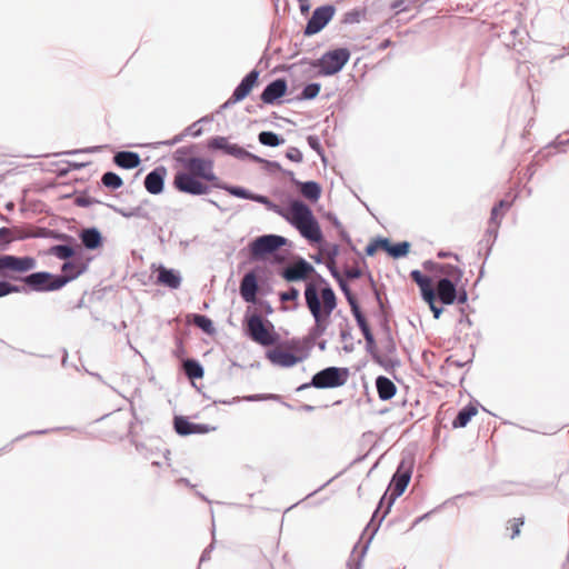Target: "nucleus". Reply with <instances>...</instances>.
I'll use <instances>...</instances> for the list:
<instances>
[{
  "instance_id": "obj_1",
  "label": "nucleus",
  "mask_w": 569,
  "mask_h": 569,
  "mask_svg": "<svg viewBox=\"0 0 569 569\" xmlns=\"http://www.w3.org/2000/svg\"><path fill=\"white\" fill-rule=\"evenodd\" d=\"M305 300L315 320L312 333L315 337H321L327 331L331 313L337 308V296L329 283L320 278L318 282L310 281L306 284Z\"/></svg>"
},
{
  "instance_id": "obj_2",
  "label": "nucleus",
  "mask_w": 569,
  "mask_h": 569,
  "mask_svg": "<svg viewBox=\"0 0 569 569\" xmlns=\"http://www.w3.org/2000/svg\"><path fill=\"white\" fill-rule=\"evenodd\" d=\"M283 217L311 243H320L323 236L311 209L301 201H292Z\"/></svg>"
},
{
  "instance_id": "obj_3",
  "label": "nucleus",
  "mask_w": 569,
  "mask_h": 569,
  "mask_svg": "<svg viewBox=\"0 0 569 569\" xmlns=\"http://www.w3.org/2000/svg\"><path fill=\"white\" fill-rule=\"evenodd\" d=\"M247 332L250 338L261 346H272L278 341V335L270 322H264L260 315L253 313L247 318Z\"/></svg>"
},
{
  "instance_id": "obj_4",
  "label": "nucleus",
  "mask_w": 569,
  "mask_h": 569,
  "mask_svg": "<svg viewBox=\"0 0 569 569\" xmlns=\"http://www.w3.org/2000/svg\"><path fill=\"white\" fill-rule=\"evenodd\" d=\"M350 51L347 48H338L326 52L320 59L312 63L319 68V74L332 76L338 73L349 61Z\"/></svg>"
},
{
  "instance_id": "obj_5",
  "label": "nucleus",
  "mask_w": 569,
  "mask_h": 569,
  "mask_svg": "<svg viewBox=\"0 0 569 569\" xmlns=\"http://www.w3.org/2000/svg\"><path fill=\"white\" fill-rule=\"evenodd\" d=\"M37 266V261L32 257H16V256H1L0 257V276L2 278L17 279L14 273H26Z\"/></svg>"
},
{
  "instance_id": "obj_6",
  "label": "nucleus",
  "mask_w": 569,
  "mask_h": 569,
  "mask_svg": "<svg viewBox=\"0 0 569 569\" xmlns=\"http://www.w3.org/2000/svg\"><path fill=\"white\" fill-rule=\"evenodd\" d=\"M348 379V369L329 367L312 377L311 385L319 389L343 386Z\"/></svg>"
},
{
  "instance_id": "obj_7",
  "label": "nucleus",
  "mask_w": 569,
  "mask_h": 569,
  "mask_svg": "<svg viewBox=\"0 0 569 569\" xmlns=\"http://www.w3.org/2000/svg\"><path fill=\"white\" fill-rule=\"evenodd\" d=\"M287 239L277 234H266L256 238L250 243V254L252 259H261L269 253L276 252L279 248L284 246Z\"/></svg>"
},
{
  "instance_id": "obj_8",
  "label": "nucleus",
  "mask_w": 569,
  "mask_h": 569,
  "mask_svg": "<svg viewBox=\"0 0 569 569\" xmlns=\"http://www.w3.org/2000/svg\"><path fill=\"white\" fill-rule=\"evenodd\" d=\"M128 430V421L120 415L108 416L98 421V431L104 440L122 438Z\"/></svg>"
},
{
  "instance_id": "obj_9",
  "label": "nucleus",
  "mask_w": 569,
  "mask_h": 569,
  "mask_svg": "<svg viewBox=\"0 0 569 569\" xmlns=\"http://www.w3.org/2000/svg\"><path fill=\"white\" fill-rule=\"evenodd\" d=\"M410 277L418 284L422 299L429 305L433 317L439 319L443 310L436 305V292L431 278L422 274L419 270L411 271Z\"/></svg>"
},
{
  "instance_id": "obj_10",
  "label": "nucleus",
  "mask_w": 569,
  "mask_h": 569,
  "mask_svg": "<svg viewBox=\"0 0 569 569\" xmlns=\"http://www.w3.org/2000/svg\"><path fill=\"white\" fill-rule=\"evenodd\" d=\"M335 12V7L330 4L317 8L306 26L305 34L312 36L320 32L333 18Z\"/></svg>"
},
{
  "instance_id": "obj_11",
  "label": "nucleus",
  "mask_w": 569,
  "mask_h": 569,
  "mask_svg": "<svg viewBox=\"0 0 569 569\" xmlns=\"http://www.w3.org/2000/svg\"><path fill=\"white\" fill-rule=\"evenodd\" d=\"M56 280L57 276L44 271L31 273L23 278L24 283L36 291H54L61 289L62 287H56Z\"/></svg>"
},
{
  "instance_id": "obj_12",
  "label": "nucleus",
  "mask_w": 569,
  "mask_h": 569,
  "mask_svg": "<svg viewBox=\"0 0 569 569\" xmlns=\"http://www.w3.org/2000/svg\"><path fill=\"white\" fill-rule=\"evenodd\" d=\"M315 272V268L303 259H299L295 263L286 267L281 271V277L288 281H299L306 280L310 277V274Z\"/></svg>"
},
{
  "instance_id": "obj_13",
  "label": "nucleus",
  "mask_w": 569,
  "mask_h": 569,
  "mask_svg": "<svg viewBox=\"0 0 569 569\" xmlns=\"http://www.w3.org/2000/svg\"><path fill=\"white\" fill-rule=\"evenodd\" d=\"M86 270V264L82 259H73L62 264L61 271L63 274L57 276L56 287H63L69 281L79 277Z\"/></svg>"
},
{
  "instance_id": "obj_14",
  "label": "nucleus",
  "mask_w": 569,
  "mask_h": 569,
  "mask_svg": "<svg viewBox=\"0 0 569 569\" xmlns=\"http://www.w3.org/2000/svg\"><path fill=\"white\" fill-rule=\"evenodd\" d=\"M410 478H411V470L409 467L406 468L405 462L402 461L400 463V466L398 467L397 472L393 475V478H392L390 487H389L390 497L392 499L400 497L405 492V490L410 481Z\"/></svg>"
},
{
  "instance_id": "obj_15",
  "label": "nucleus",
  "mask_w": 569,
  "mask_h": 569,
  "mask_svg": "<svg viewBox=\"0 0 569 569\" xmlns=\"http://www.w3.org/2000/svg\"><path fill=\"white\" fill-rule=\"evenodd\" d=\"M266 357L271 363L284 368L292 367L300 361L299 357L295 356L282 346L268 350Z\"/></svg>"
},
{
  "instance_id": "obj_16",
  "label": "nucleus",
  "mask_w": 569,
  "mask_h": 569,
  "mask_svg": "<svg viewBox=\"0 0 569 569\" xmlns=\"http://www.w3.org/2000/svg\"><path fill=\"white\" fill-rule=\"evenodd\" d=\"M259 72L257 70L250 71L234 89L229 103H236L247 98L252 89L258 84Z\"/></svg>"
},
{
  "instance_id": "obj_17",
  "label": "nucleus",
  "mask_w": 569,
  "mask_h": 569,
  "mask_svg": "<svg viewBox=\"0 0 569 569\" xmlns=\"http://www.w3.org/2000/svg\"><path fill=\"white\" fill-rule=\"evenodd\" d=\"M189 173L203 179L206 181H213L216 176L212 170V162L201 158L190 159L187 166Z\"/></svg>"
},
{
  "instance_id": "obj_18",
  "label": "nucleus",
  "mask_w": 569,
  "mask_h": 569,
  "mask_svg": "<svg viewBox=\"0 0 569 569\" xmlns=\"http://www.w3.org/2000/svg\"><path fill=\"white\" fill-rule=\"evenodd\" d=\"M460 282L451 281V279H440L435 288L436 299L438 298L443 305H452L457 298V287Z\"/></svg>"
},
{
  "instance_id": "obj_19",
  "label": "nucleus",
  "mask_w": 569,
  "mask_h": 569,
  "mask_svg": "<svg viewBox=\"0 0 569 569\" xmlns=\"http://www.w3.org/2000/svg\"><path fill=\"white\" fill-rule=\"evenodd\" d=\"M190 173H180V191L192 193V194H204L209 188L207 184L201 182Z\"/></svg>"
},
{
  "instance_id": "obj_20",
  "label": "nucleus",
  "mask_w": 569,
  "mask_h": 569,
  "mask_svg": "<svg viewBox=\"0 0 569 569\" xmlns=\"http://www.w3.org/2000/svg\"><path fill=\"white\" fill-rule=\"evenodd\" d=\"M287 92V82L283 79H277L266 87L260 98L262 102L272 104L276 100L283 97Z\"/></svg>"
},
{
  "instance_id": "obj_21",
  "label": "nucleus",
  "mask_w": 569,
  "mask_h": 569,
  "mask_svg": "<svg viewBox=\"0 0 569 569\" xmlns=\"http://www.w3.org/2000/svg\"><path fill=\"white\" fill-rule=\"evenodd\" d=\"M258 281L254 272H248L241 280L240 295L244 301L254 303L257 300Z\"/></svg>"
},
{
  "instance_id": "obj_22",
  "label": "nucleus",
  "mask_w": 569,
  "mask_h": 569,
  "mask_svg": "<svg viewBox=\"0 0 569 569\" xmlns=\"http://www.w3.org/2000/svg\"><path fill=\"white\" fill-rule=\"evenodd\" d=\"M348 301L351 306L352 315L355 316L357 323H358L359 328L361 329L366 341L368 343H372L373 342L372 332H371L369 325H368L365 316L362 315L357 301L350 296L348 297Z\"/></svg>"
},
{
  "instance_id": "obj_23",
  "label": "nucleus",
  "mask_w": 569,
  "mask_h": 569,
  "mask_svg": "<svg viewBox=\"0 0 569 569\" xmlns=\"http://www.w3.org/2000/svg\"><path fill=\"white\" fill-rule=\"evenodd\" d=\"M114 163L123 169L137 168L141 160L138 153L131 151H120L113 157Z\"/></svg>"
},
{
  "instance_id": "obj_24",
  "label": "nucleus",
  "mask_w": 569,
  "mask_h": 569,
  "mask_svg": "<svg viewBox=\"0 0 569 569\" xmlns=\"http://www.w3.org/2000/svg\"><path fill=\"white\" fill-rule=\"evenodd\" d=\"M378 243L380 244V249L387 251L393 258L407 256L410 248V243L407 241L392 244L388 239H379Z\"/></svg>"
},
{
  "instance_id": "obj_25",
  "label": "nucleus",
  "mask_w": 569,
  "mask_h": 569,
  "mask_svg": "<svg viewBox=\"0 0 569 569\" xmlns=\"http://www.w3.org/2000/svg\"><path fill=\"white\" fill-rule=\"evenodd\" d=\"M478 412V406L469 403L458 412L456 419L452 421V427L455 429L465 428Z\"/></svg>"
},
{
  "instance_id": "obj_26",
  "label": "nucleus",
  "mask_w": 569,
  "mask_h": 569,
  "mask_svg": "<svg viewBox=\"0 0 569 569\" xmlns=\"http://www.w3.org/2000/svg\"><path fill=\"white\" fill-rule=\"evenodd\" d=\"M144 187L152 194L160 193L163 188V173L159 169L148 173L144 179Z\"/></svg>"
},
{
  "instance_id": "obj_27",
  "label": "nucleus",
  "mask_w": 569,
  "mask_h": 569,
  "mask_svg": "<svg viewBox=\"0 0 569 569\" xmlns=\"http://www.w3.org/2000/svg\"><path fill=\"white\" fill-rule=\"evenodd\" d=\"M376 387L381 400H389L396 395L395 383L387 377L380 376L376 380Z\"/></svg>"
},
{
  "instance_id": "obj_28",
  "label": "nucleus",
  "mask_w": 569,
  "mask_h": 569,
  "mask_svg": "<svg viewBox=\"0 0 569 569\" xmlns=\"http://www.w3.org/2000/svg\"><path fill=\"white\" fill-rule=\"evenodd\" d=\"M80 239L87 249H97L102 244V238L100 232L94 229H84L80 233Z\"/></svg>"
},
{
  "instance_id": "obj_29",
  "label": "nucleus",
  "mask_w": 569,
  "mask_h": 569,
  "mask_svg": "<svg viewBox=\"0 0 569 569\" xmlns=\"http://www.w3.org/2000/svg\"><path fill=\"white\" fill-rule=\"evenodd\" d=\"M437 272L442 276L441 279H451V281L461 282L462 270L449 263L437 264Z\"/></svg>"
},
{
  "instance_id": "obj_30",
  "label": "nucleus",
  "mask_w": 569,
  "mask_h": 569,
  "mask_svg": "<svg viewBox=\"0 0 569 569\" xmlns=\"http://www.w3.org/2000/svg\"><path fill=\"white\" fill-rule=\"evenodd\" d=\"M300 186V192L301 194L310 200V201H317L320 198L321 194V188L320 186L315 181H308V182H301Z\"/></svg>"
},
{
  "instance_id": "obj_31",
  "label": "nucleus",
  "mask_w": 569,
  "mask_h": 569,
  "mask_svg": "<svg viewBox=\"0 0 569 569\" xmlns=\"http://www.w3.org/2000/svg\"><path fill=\"white\" fill-rule=\"evenodd\" d=\"M187 321L192 322L208 335H212L214 332L212 321L203 315H188Z\"/></svg>"
},
{
  "instance_id": "obj_32",
  "label": "nucleus",
  "mask_w": 569,
  "mask_h": 569,
  "mask_svg": "<svg viewBox=\"0 0 569 569\" xmlns=\"http://www.w3.org/2000/svg\"><path fill=\"white\" fill-rule=\"evenodd\" d=\"M183 370L191 381L203 377V368L196 360H186L183 362Z\"/></svg>"
},
{
  "instance_id": "obj_33",
  "label": "nucleus",
  "mask_w": 569,
  "mask_h": 569,
  "mask_svg": "<svg viewBox=\"0 0 569 569\" xmlns=\"http://www.w3.org/2000/svg\"><path fill=\"white\" fill-rule=\"evenodd\" d=\"M157 282L170 288H177L178 277L172 271L161 267L158 269Z\"/></svg>"
},
{
  "instance_id": "obj_34",
  "label": "nucleus",
  "mask_w": 569,
  "mask_h": 569,
  "mask_svg": "<svg viewBox=\"0 0 569 569\" xmlns=\"http://www.w3.org/2000/svg\"><path fill=\"white\" fill-rule=\"evenodd\" d=\"M209 431L210 428H208L207 426L191 423L180 417V436L191 433H207Z\"/></svg>"
},
{
  "instance_id": "obj_35",
  "label": "nucleus",
  "mask_w": 569,
  "mask_h": 569,
  "mask_svg": "<svg viewBox=\"0 0 569 569\" xmlns=\"http://www.w3.org/2000/svg\"><path fill=\"white\" fill-rule=\"evenodd\" d=\"M258 139L261 144L268 147H278L281 143H283V139H281L278 134L271 131L260 132Z\"/></svg>"
},
{
  "instance_id": "obj_36",
  "label": "nucleus",
  "mask_w": 569,
  "mask_h": 569,
  "mask_svg": "<svg viewBox=\"0 0 569 569\" xmlns=\"http://www.w3.org/2000/svg\"><path fill=\"white\" fill-rule=\"evenodd\" d=\"M49 252H50V254H52L59 259H62V260H67L71 257H73V254H74L73 248H71L69 246H62V244L51 247Z\"/></svg>"
},
{
  "instance_id": "obj_37",
  "label": "nucleus",
  "mask_w": 569,
  "mask_h": 569,
  "mask_svg": "<svg viewBox=\"0 0 569 569\" xmlns=\"http://www.w3.org/2000/svg\"><path fill=\"white\" fill-rule=\"evenodd\" d=\"M101 181L104 187L113 190L119 189L123 184L122 179L114 172H106L102 176Z\"/></svg>"
},
{
  "instance_id": "obj_38",
  "label": "nucleus",
  "mask_w": 569,
  "mask_h": 569,
  "mask_svg": "<svg viewBox=\"0 0 569 569\" xmlns=\"http://www.w3.org/2000/svg\"><path fill=\"white\" fill-rule=\"evenodd\" d=\"M338 252H339V248L337 244L330 246L327 250V258H328L327 266L331 270V272L335 277L338 276V273L336 271V257L338 256Z\"/></svg>"
},
{
  "instance_id": "obj_39",
  "label": "nucleus",
  "mask_w": 569,
  "mask_h": 569,
  "mask_svg": "<svg viewBox=\"0 0 569 569\" xmlns=\"http://www.w3.org/2000/svg\"><path fill=\"white\" fill-rule=\"evenodd\" d=\"M320 89L321 87L319 83H310L302 90L301 98L306 100L313 99L319 94Z\"/></svg>"
},
{
  "instance_id": "obj_40",
  "label": "nucleus",
  "mask_w": 569,
  "mask_h": 569,
  "mask_svg": "<svg viewBox=\"0 0 569 569\" xmlns=\"http://www.w3.org/2000/svg\"><path fill=\"white\" fill-rule=\"evenodd\" d=\"M525 521L523 518H513L509 521L510 529L512 530V533L510 536L511 539H515L520 533V528L523 526Z\"/></svg>"
},
{
  "instance_id": "obj_41",
  "label": "nucleus",
  "mask_w": 569,
  "mask_h": 569,
  "mask_svg": "<svg viewBox=\"0 0 569 569\" xmlns=\"http://www.w3.org/2000/svg\"><path fill=\"white\" fill-rule=\"evenodd\" d=\"M20 288L6 281H0V298L7 295L19 292Z\"/></svg>"
},
{
  "instance_id": "obj_42",
  "label": "nucleus",
  "mask_w": 569,
  "mask_h": 569,
  "mask_svg": "<svg viewBox=\"0 0 569 569\" xmlns=\"http://www.w3.org/2000/svg\"><path fill=\"white\" fill-rule=\"evenodd\" d=\"M363 17V12L360 10H352L345 14L343 22L346 23H356L361 20Z\"/></svg>"
},
{
  "instance_id": "obj_43",
  "label": "nucleus",
  "mask_w": 569,
  "mask_h": 569,
  "mask_svg": "<svg viewBox=\"0 0 569 569\" xmlns=\"http://www.w3.org/2000/svg\"><path fill=\"white\" fill-rule=\"evenodd\" d=\"M13 240V232L11 229L0 228V244H8Z\"/></svg>"
},
{
  "instance_id": "obj_44",
  "label": "nucleus",
  "mask_w": 569,
  "mask_h": 569,
  "mask_svg": "<svg viewBox=\"0 0 569 569\" xmlns=\"http://www.w3.org/2000/svg\"><path fill=\"white\" fill-rule=\"evenodd\" d=\"M286 157L293 161V162H301L302 161V153L301 151L298 149V148H289L287 153H286Z\"/></svg>"
},
{
  "instance_id": "obj_45",
  "label": "nucleus",
  "mask_w": 569,
  "mask_h": 569,
  "mask_svg": "<svg viewBox=\"0 0 569 569\" xmlns=\"http://www.w3.org/2000/svg\"><path fill=\"white\" fill-rule=\"evenodd\" d=\"M502 216L503 213L501 212L499 207L495 206L491 210L490 223L495 224L496 228H498L500 226Z\"/></svg>"
},
{
  "instance_id": "obj_46",
  "label": "nucleus",
  "mask_w": 569,
  "mask_h": 569,
  "mask_svg": "<svg viewBox=\"0 0 569 569\" xmlns=\"http://www.w3.org/2000/svg\"><path fill=\"white\" fill-rule=\"evenodd\" d=\"M299 297V291L296 288H290L288 291L280 295L282 301H295Z\"/></svg>"
},
{
  "instance_id": "obj_47",
  "label": "nucleus",
  "mask_w": 569,
  "mask_h": 569,
  "mask_svg": "<svg viewBox=\"0 0 569 569\" xmlns=\"http://www.w3.org/2000/svg\"><path fill=\"white\" fill-rule=\"evenodd\" d=\"M201 132H202V129H201V127H199V121L192 123L190 127H188L184 130V134L186 136H191V137H198V136L201 134Z\"/></svg>"
},
{
  "instance_id": "obj_48",
  "label": "nucleus",
  "mask_w": 569,
  "mask_h": 569,
  "mask_svg": "<svg viewBox=\"0 0 569 569\" xmlns=\"http://www.w3.org/2000/svg\"><path fill=\"white\" fill-rule=\"evenodd\" d=\"M229 191L231 194L239 197V198H243V199L252 198V196L247 190L239 188V187L230 188Z\"/></svg>"
},
{
  "instance_id": "obj_49",
  "label": "nucleus",
  "mask_w": 569,
  "mask_h": 569,
  "mask_svg": "<svg viewBox=\"0 0 569 569\" xmlns=\"http://www.w3.org/2000/svg\"><path fill=\"white\" fill-rule=\"evenodd\" d=\"M346 277L349 279H358L361 277V271L358 268H350L346 270Z\"/></svg>"
},
{
  "instance_id": "obj_50",
  "label": "nucleus",
  "mask_w": 569,
  "mask_h": 569,
  "mask_svg": "<svg viewBox=\"0 0 569 569\" xmlns=\"http://www.w3.org/2000/svg\"><path fill=\"white\" fill-rule=\"evenodd\" d=\"M378 249H380V244L378 243V240H376L367 246L366 253L368 256H373Z\"/></svg>"
},
{
  "instance_id": "obj_51",
  "label": "nucleus",
  "mask_w": 569,
  "mask_h": 569,
  "mask_svg": "<svg viewBox=\"0 0 569 569\" xmlns=\"http://www.w3.org/2000/svg\"><path fill=\"white\" fill-rule=\"evenodd\" d=\"M456 300L459 302V303H466L467 300H468V295H467V291L461 288V289H457V298Z\"/></svg>"
},
{
  "instance_id": "obj_52",
  "label": "nucleus",
  "mask_w": 569,
  "mask_h": 569,
  "mask_svg": "<svg viewBox=\"0 0 569 569\" xmlns=\"http://www.w3.org/2000/svg\"><path fill=\"white\" fill-rule=\"evenodd\" d=\"M299 8L302 14H306L310 10V0H298Z\"/></svg>"
},
{
  "instance_id": "obj_53",
  "label": "nucleus",
  "mask_w": 569,
  "mask_h": 569,
  "mask_svg": "<svg viewBox=\"0 0 569 569\" xmlns=\"http://www.w3.org/2000/svg\"><path fill=\"white\" fill-rule=\"evenodd\" d=\"M496 206L499 207L500 210H507L511 207V202L507 200H500Z\"/></svg>"
},
{
  "instance_id": "obj_54",
  "label": "nucleus",
  "mask_w": 569,
  "mask_h": 569,
  "mask_svg": "<svg viewBox=\"0 0 569 569\" xmlns=\"http://www.w3.org/2000/svg\"><path fill=\"white\" fill-rule=\"evenodd\" d=\"M308 141H309V144L313 148V149H317L318 148V142L315 138L312 137H309L308 138Z\"/></svg>"
},
{
  "instance_id": "obj_55",
  "label": "nucleus",
  "mask_w": 569,
  "mask_h": 569,
  "mask_svg": "<svg viewBox=\"0 0 569 569\" xmlns=\"http://www.w3.org/2000/svg\"><path fill=\"white\" fill-rule=\"evenodd\" d=\"M252 200H256V201H259L261 203H266L267 202V198L263 197V196H257V197H253L251 198Z\"/></svg>"
},
{
  "instance_id": "obj_56",
  "label": "nucleus",
  "mask_w": 569,
  "mask_h": 569,
  "mask_svg": "<svg viewBox=\"0 0 569 569\" xmlns=\"http://www.w3.org/2000/svg\"><path fill=\"white\" fill-rule=\"evenodd\" d=\"M403 1L402 0H397L395 1L392 4H391V8L392 9H397L399 8L400 6H402Z\"/></svg>"
},
{
  "instance_id": "obj_57",
  "label": "nucleus",
  "mask_w": 569,
  "mask_h": 569,
  "mask_svg": "<svg viewBox=\"0 0 569 569\" xmlns=\"http://www.w3.org/2000/svg\"><path fill=\"white\" fill-rule=\"evenodd\" d=\"M223 141V139H214L213 142H212V146L217 147V148H221V142Z\"/></svg>"
},
{
  "instance_id": "obj_58",
  "label": "nucleus",
  "mask_w": 569,
  "mask_h": 569,
  "mask_svg": "<svg viewBox=\"0 0 569 569\" xmlns=\"http://www.w3.org/2000/svg\"><path fill=\"white\" fill-rule=\"evenodd\" d=\"M172 426L174 430L178 432V416H174L172 419Z\"/></svg>"
},
{
  "instance_id": "obj_59",
  "label": "nucleus",
  "mask_w": 569,
  "mask_h": 569,
  "mask_svg": "<svg viewBox=\"0 0 569 569\" xmlns=\"http://www.w3.org/2000/svg\"><path fill=\"white\" fill-rule=\"evenodd\" d=\"M167 467H171L172 465L169 462V458L168 457H164V462H163Z\"/></svg>"
},
{
  "instance_id": "obj_60",
  "label": "nucleus",
  "mask_w": 569,
  "mask_h": 569,
  "mask_svg": "<svg viewBox=\"0 0 569 569\" xmlns=\"http://www.w3.org/2000/svg\"><path fill=\"white\" fill-rule=\"evenodd\" d=\"M173 184L178 187V173L173 177Z\"/></svg>"
},
{
  "instance_id": "obj_61",
  "label": "nucleus",
  "mask_w": 569,
  "mask_h": 569,
  "mask_svg": "<svg viewBox=\"0 0 569 569\" xmlns=\"http://www.w3.org/2000/svg\"><path fill=\"white\" fill-rule=\"evenodd\" d=\"M449 256H451V253H447V252H440L439 253V257H449Z\"/></svg>"
}]
</instances>
